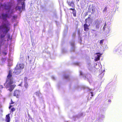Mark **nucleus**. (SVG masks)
Masks as SVG:
<instances>
[{
	"mask_svg": "<svg viewBox=\"0 0 122 122\" xmlns=\"http://www.w3.org/2000/svg\"><path fill=\"white\" fill-rule=\"evenodd\" d=\"M20 95V92L18 90H15V91L14 93V96L18 97Z\"/></svg>",
	"mask_w": 122,
	"mask_h": 122,
	"instance_id": "9d476101",
	"label": "nucleus"
},
{
	"mask_svg": "<svg viewBox=\"0 0 122 122\" xmlns=\"http://www.w3.org/2000/svg\"><path fill=\"white\" fill-rule=\"evenodd\" d=\"M16 66H17L18 68L21 70V69H23L24 67V65L22 64H18Z\"/></svg>",
	"mask_w": 122,
	"mask_h": 122,
	"instance_id": "9b49d317",
	"label": "nucleus"
},
{
	"mask_svg": "<svg viewBox=\"0 0 122 122\" xmlns=\"http://www.w3.org/2000/svg\"><path fill=\"white\" fill-rule=\"evenodd\" d=\"M92 11H93V9H92Z\"/></svg>",
	"mask_w": 122,
	"mask_h": 122,
	"instance_id": "7c9ffc66",
	"label": "nucleus"
},
{
	"mask_svg": "<svg viewBox=\"0 0 122 122\" xmlns=\"http://www.w3.org/2000/svg\"><path fill=\"white\" fill-rule=\"evenodd\" d=\"M24 86L25 88H28V85L27 83V82H25V83L24 84Z\"/></svg>",
	"mask_w": 122,
	"mask_h": 122,
	"instance_id": "f3484780",
	"label": "nucleus"
},
{
	"mask_svg": "<svg viewBox=\"0 0 122 122\" xmlns=\"http://www.w3.org/2000/svg\"><path fill=\"white\" fill-rule=\"evenodd\" d=\"M11 102L10 103V104H14V102L12 101L11 99Z\"/></svg>",
	"mask_w": 122,
	"mask_h": 122,
	"instance_id": "5701e85b",
	"label": "nucleus"
},
{
	"mask_svg": "<svg viewBox=\"0 0 122 122\" xmlns=\"http://www.w3.org/2000/svg\"><path fill=\"white\" fill-rule=\"evenodd\" d=\"M105 40L104 39H102L101 40L100 42V45L102 46L103 45V42Z\"/></svg>",
	"mask_w": 122,
	"mask_h": 122,
	"instance_id": "dca6fc26",
	"label": "nucleus"
},
{
	"mask_svg": "<svg viewBox=\"0 0 122 122\" xmlns=\"http://www.w3.org/2000/svg\"><path fill=\"white\" fill-rule=\"evenodd\" d=\"M106 27H104V26L103 28V30H105V29Z\"/></svg>",
	"mask_w": 122,
	"mask_h": 122,
	"instance_id": "b1692460",
	"label": "nucleus"
},
{
	"mask_svg": "<svg viewBox=\"0 0 122 122\" xmlns=\"http://www.w3.org/2000/svg\"><path fill=\"white\" fill-rule=\"evenodd\" d=\"M90 17H88V18H86L85 19V23L83 25V27L84 28V30L85 31H86L88 30H89V27L90 25V24H89V25H87V23H88L87 21V19L88 18H90Z\"/></svg>",
	"mask_w": 122,
	"mask_h": 122,
	"instance_id": "423d86ee",
	"label": "nucleus"
},
{
	"mask_svg": "<svg viewBox=\"0 0 122 122\" xmlns=\"http://www.w3.org/2000/svg\"><path fill=\"white\" fill-rule=\"evenodd\" d=\"M95 54L97 55L95 58V61H97L99 60H100V57L101 56L102 54L100 53H97Z\"/></svg>",
	"mask_w": 122,
	"mask_h": 122,
	"instance_id": "1a4fd4ad",
	"label": "nucleus"
},
{
	"mask_svg": "<svg viewBox=\"0 0 122 122\" xmlns=\"http://www.w3.org/2000/svg\"><path fill=\"white\" fill-rule=\"evenodd\" d=\"M67 3L69 6L72 7H74L73 8H70L69 9L70 10H72V13L73 14V16L74 17H76V11L74 7L75 5L73 1L71 2L67 1Z\"/></svg>",
	"mask_w": 122,
	"mask_h": 122,
	"instance_id": "f03ea898",
	"label": "nucleus"
},
{
	"mask_svg": "<svg viewBox=\"0 0 122 122\" xmlns=\"http://www.w3.org/2000/svg\"><path fill=\"white\" fill-rule=\"evenodd\" d=\"M88 12H87L86 13V14H85V16H86V15H88Z\"/></svg>",
	"mask_w": 122,
	"mask_h": 122,
	"instance_id": "393cba45",
	"label": "nucleus"
},
{
	"mask_svg": "<svg viewBox=\"0 0 122 122\" xmlns=\"http://www.w3.org/2000/svg\"><path fill=\"white\" fill-rule=\"evenodd\" d=\"M80 74L81 75H83V74L81 72H80Z\"/></svg>",
	"mask_w": 122,
	"mask_h": 122,
	"instance_id": "cd10ccee",
	"label": "nucleus"
},
{
	"mask_svg": "<svg viewBox=\"0 0 122 122\" xmlns=\"http://www.w3.org/2000/svg\"><path fill=\"white\" fill-rule=\"evenodd\" d=\"M27 79V78L26 77H25L24 78V81L25 82H26Z\"/></svg>",
	"mask_w": 122,
	"mask_h": 122,
	"instance_id": "412c9836",
	"label": "nucleus"
},
{
	"mask_svg": "<svg viewBox=\"0 0 122 122\" xmlns=\"http://www.w3.org/2000/svg\"><path fill=\"white\" fill-rule=\"evenodd\" d=\"M21 72V70L18 68L17 66H16L15 67L13 73L18 75L20 74Z\"/></svg>",
	"mask_w": 122,
	"mask_h": 122,
	"instance_id": "0eeeda50",
	"label": "nucleus"
},
{
	"mask_svg": "<svg viewBox=\"0 0 122 122\" xmlns=\"http://www.w3.org/2000/svg\"><path fill=\"white\" fill-rule=\"evenodd\" d=\"M100 20L98 19L96 20L95 22V24L96 25V28H99V25L102 22H100Z\"/></svg>",
	"mask_w": 122,
	"mask_h": 122,
	"instance_id": "6e6552de",
	"label": "nucleus"
},
{
	"mask_svg": "<svg viewBox=\"0 0 122 122\" xmlns=\"http://www.w3.org/2000/svg\"><path fill=\"white\" fill-rule=\"evenodd\" d=\"M13 18H15V16H13Z\"/></svg>",
	"mask_w": 122,
	"mask_h": 122,
	"instance_id": "c756f323",
	"label": "nucleus"
},
{
	"mask_svg": "<svg viewBox=\"0 0 122 122\" xmlns=\"http://www.w3.org/2000/svg\"><path fill=\"white\" fill-rule=\"evenodd\" d=\"M5 34H1L0 36V38L1 39H2L5 37Z\"/></svg>",
	"mask_w": 122,
	"mask_h": 122,
	"instance_id": "a211bd4d",
	"label": "nucleus"
},
{
	"mask_svg": "<svg viewBox=\"0 0 122 122\" xmlns=\"http://www.w3.org/2000/svg\"><path fill=\"white\" fill-rule=\"evenodd\" d=\"M9 115L10 114H9L6 116L5 121L6 122H10V118Z\"/></svg>",
	"mask_w": 122,
	"mask_h": 122,
	"instance_id": "f8f14e48",
	"label": "nucleus"
},
{
	"mask_svg": "<svg viewBox=\"0 0 122 122\" xmlns=\"http://www.w3.org/2000/svg\"><path fill=\"white\" fill-rule=\"evenodd\" d=\"M2 16L3 19H5L6 17H9V16L7 14H4L3 13L2 14Z\"/></svg>",
	"mask_w": 122,
	"mask_h": 122,
	"instance_id": "ddd939ff",
	"label": "nucleus"
},
{
	"mask_svg": "<svg viewBox=\"0 0 122 122\" xmlns=\"http://www.w3.org/2000/svg\"><path fill=\"white\" fill-rule=\"evenodd\" d=\"M106 25V22L104 25V27H105Z\"/></svg>",
	"mask_w": 122,
	"mask_h": 122,
	"instance_id": "a878e982",
	"label": "nucleus"
},
{
	"mask_svg": "<svg viewBox=\"0 0 122 122\" xmlns=\"http://www.w3.org/2000/svg\"><path fill=\"white\" fill-rule=\"evenodd\" d=\"M7 37L8 38L7 41H8L9 40H11L12 39V37L10 36L9 34H8Z\"/></svg>",
	"mask_w": 122,
	"mask_h": 122,
	"instance_id": "4468645a",
	"label": "nucleus"
},
{
	"mask_svg": "<svg viewBox=\"0 0 122 122\" xmlns=\"http://www.w3.org/2000/svg\"><path fill=\"white\" fill-rule=\"evenodd\" d=\"M15 86L14 85H11L10 86V88H12L13 89L14 88Z\"/></svg>",
	"mask_w": 122,
	"mask_h": 122,
	"instance_id": "aec40b11",
	"label": "nucleus"
},
{
	"mask_svg": "<svg viewBox=\"0 0 122 122\" xmlns=\"http://www.w3.org/2000/svg\"><path fill=\"white\" fill-rule=\"evenodd\" d=\"M80 0H76V1L77 2H78Z\"/></svg>",
	"mask_w": 122,
	"mask_h": 122,
	"instance_id": "c85d7f7f",
	"label": "nucleus"
},
{
	"mask_svg": "<svg viewBox=\"0 0 122 122\" xmlns=\"http://www.w3.org/2000/svg\"><path fill=\"white\" fill-rule=\"evenodd\" d=\"M12 71L11 70H9V73L7 76L6 80V82H8V83L9 84H12L13 83V78L11 77L12 76Z\"/></svg>",
	"mask_w": 122,
	"mask_h": 122,
	"instance_id": "7ed1b4c3",
	"label": "nucleus"
},
{
	"mask_svg": "<svg viewBox=\"0 0 122 122\" xmlns=\"http://www.w3.org/2000/svg\"><path fill=\"white\" fill-rule=\"evenodd\" d=\"M11 4L10 3H8L7 5L5 4L2 5L1 4H0V8H2L6 10H7V13L8 12L9 13L10 10Z\"/></svg>",
	"mask_w": 122,
	"mask_h": 122,
	"instance_id": "20e7f679",
	"label": "nucleus"
},
{
	"mask_svg": "<svg viewBox=\"0 0 122 122\" xmlns=\"http://www.w3.org/2000/svg\"><path fill=\"white\" fill-rule=\"evenodd\" d=\"M9 23H8L6 24H4L1 26V28H7L4 31L5 33H7L10 30V27H9Z\"/></svg>",
	"mask_w": 122,
	"mask_h": 122,
	"instance_id": "39448f33",
	"label": "nucleus"
},
{
	"mask_svg": "<svg viewBox=\"0 0 122 122\" xmlns=\"http://www.w3.org/2000/svg\"><path fill=\"white\" fill-rule=\"evenodd\" d=\"M110 101H111V100H110H110H109V102H110Z\"/></svg>",
	"mask_w": 122,
	"mask_h": 122,
	"instance_id": "2f4dec72",
	"label": "nucleus"
},
{
	"mask_svg": "<svg viewBox=\"0 0 122 122\" xmlns=\"http://www.w3.org/2000/svg\"><path fill=\"white\" fill-rule=\"evenodd\" d=\"M91 94V96L92 97L93 96V92H91L90 93Z\"/></svg>",
	"mask_w": 122,
	"mask_h": 122,
	"instance_id": "4be33fe9",
	"label": "nucleus"
},
{
	"mask_svg": "<svg viewBox=\"0 0 122 122\" xmlns=\"http://www.w3.org/2000/svg\"><path fill=\"white\" fill-rule=\"evenodd\" d=\"M25 0H18L17 4L19 5L20 4V3H21V4L22 5L21 7L18 6H16L15 7V9L16 10H18L21 12V9L22 10H25V5L24 1Z\"/></svg>",
	"mask_w": 122,
	"mask_h": 122,
	"instance_id": "f257e3e1",
	"label": "nucleus"
},
{
	"mask_svg": "<svg viewBox=\"0 0 122 122\" xmlns=\"http://www.w3.org/2000/svg\"><path fill=\"white\" fill-rule=\"evenodd\" d=\"M64 78L66 79H68L69 78V76L68 75L65 74L64 76Z\"/></svg>",
	"mask_w": 122,
	"mask_h": 122,
	"instance_id": "2eb2a0df",
	"label": "nucleus"
},
{
	"mask_svg": "<svg viewBox=\"0 0 122 122\" xmlns=\"http://www.w3.org/2000/svg\"><path fill=\"white\" fill-rule=\"evenodd\" d=\"M12 106L10 105L9 107V108L10 109V108Z\"/></svg>",
	"mask_w": 122,
	"mask_h": 122,
	"instance_id": "bb28decb",
	"label": "nucleus"
},
{
	"mask_svg": "<svg viewBox=\"0 0 122 122\" xmlns=\"http://www.w3.org/2000/svg\"><path fill=\"white\" fill-rule=\"evenodd\" d=\"M15 110V109L14 108H13L11 109V111L12 112H13Z\"/></svg>",
	"mask_w": 122,
	"mask_h": 122,
	"instance_id": "6ab92c4d",
	"label": "nucleus"
}]
</instances>
